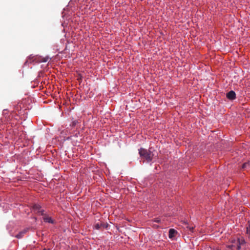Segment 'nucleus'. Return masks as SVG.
<instances>
[{
    "mask_svg": "<svg viewBox=\"0 0 250 250\" xmlns=\"http://www.w3.org/2000/svg\"><path fill=\"white\" fill-rule=\"evenodd\" d=\"M33 210L42 215H44V210L41 209V207L39 205H34L33 206Z\"/></svg>",
    "mask_w": 250,
    "mask_h": 250,
    "instance_id": "obj_2",
    "label": "nucleus"
},
{
    "mask_svg": "<svg viewBox=\"0 0 250 250\" xmlns=\"http://www.w3.org/2000/svg\"><path fill=\"white\" fill-rule=\"evenodd\" d=\"M227 97L230 100H233L236 98V94L234 91L231 90L227 94Z\"/></svg>",
    "mask_w": 250,
    "mask_h": 250,
    "instance_id": "obj_3",
    "label": "nucleus"
},
{
    "mask_svg": "<svg viewBox=\"0 0 250 250\" xmlns=\"http://www.w3.org/2000/svg\"><path fill=\"white\" fill-rule=\"evenodd\" d=\"M250 166V163L249 162L245 163L242 165V168L243 169H247Z\"/></svg>",
    "mask_w": 250,
    "mask_h": 250,
    "instance_id": "obj_8",
    "label": "nucleus"
},
{
    "mask_svg": "<svg viewBox=\"0 0 250 250\" xmlns=\"http://www.w3.org/2000/svg\"><path fill=\"white\" fill-rule=\"evenodd\" d=\"M43 219L44 221L45 222H48V223H52V224H53L54 223L53 220L50 217H49L48 216H45L43 217Z\"/></svg>",
    "mask_w": 250,
    "mask_h": 250,
    "instance_id": "obj_6",
    "label": "nucleus"
},
{
    "mask_svg": "<svg viewBox=\"0 0 250 250\" xmlns=\"http://www.w3.org/2000/svg\"><path fill=\"white\" fill-rule=\"evenodd\" d=\"M154 221L156 222V223H160V221H161V220H160V218H157L154 219Z\"/></svg>",
    "mask_w": 250,
    "mask_h": 250,
    "instance_id": "obj_12",
    "label": "nucleus"
},
{
    "mask_svg": "<svg viewBox=\"0 0 250 250\" xmlns=\"http://www.w3.org/2000/svg\"><path fill=\"white\" fill-rule=\"evenodd\" d=\"M193 229H194V228H193V227L189 228V229H190L191 231H193Z\"/></svg>",
    "mask_w": 250,
    "mask_h": 250,
    "instance_id": "obj_15",
    "label": "nucleus"
},
{
    "mask_svg": "<svg viewBox=\"0 0 250 250\" xmlns=\"http://www.w3.org/2000/svg\"><path fill=\"white\" fill-rule=\"evenodd\" d=\"M250 229L248 227H247V233L248 234V233H250Z\"/></svg>",
    "mask_w": 250,
    "mask_h": 250,
    "instance_id": "obj_14",
    "label": "nucleus"
},
{
    "mask_svg": "<svg viewBox=\"0 0 250 250\" xmlns=\"http://www.w3.org/2000/svg\"><path fill=\"white\" fill-rule=\"evenodd\" d=\"M151 149V148H149L148 150H147L143 148H141L139 149L140 156L146 159L147 162H150L152 160L154 155Z\"/></svg>",
    "mask_w": 250,
    "mask_h": 250,
    "instance_id": "obj_1",
    "label": "nucleus"
},
{
    "mask_svg": "<svg viewBox=\"0 0 250 250\" xmlns=\"http://www.w3.org/2000/svg\"><path fill=\"white\" fill-rule=\"evenodd\" d=\"M49 60L48 57H46L44 58L40 57L39 58V59L38 60V61L39 62H46Z\"/></svg>",
    "mask_w": 250,
    "mask_h": 250,
    "instance_id": "obj_7",
    "label": "nucleus"
},
{
    "mask_svg": "<svg viewBox=\"0 0 250 250\" xmlns=\"http://www.w3.org/2000/svg\"><path fill=\"white\" fill-rule=\"evenodd\" d=\"M234 247V245H230V246H229V248H232V247Z\"/></svg>",
    "mask_w": 250,
    "mask_h": 250,
    "instance_id": "obj_16",
    "label": "nucleus"
},
{
    "mask_svg": "<svg viewBox=\"0 0 250 250\" xmlns=\"http://www.w3.org/2000/svg\"><path fill=\"white\" fill-rule=\"evenodd\" d=\"M241 246L240 245H239L238 244H237V250H240L241 249Z\"/></svg>",
    "mask_w": 250,
    "mask_h": 250,
    "instance_id": "obj_13",
    "label": "nucleus"
},
{
    "mask_svg": "<svg viewBox=\"0 0 250 250\" xmlns=\"http://www.w3.org/2000/svg\"><path fill=\"white\" fill-rule=\"evenodd\" d=\"M245 243V240L243 239L238 238L237 239V244L240 245H242Z\"/></svg>",
    "mask_w": 250,
    "mask_h": 250,
    "instance_id": "obj_9",
    "label": "nucleus"
},
{
    "mask_svg": "<svg viewBox=\"0 0 250 250\" xmlns=\"http://www.w3.org/2000/svg\"><path fill=\"white\" fill-rule=\"evenodd\" d=\"M28 230V228H25L23 229L18 234L16 235V237L18 239L21 238L24 236V235L27 233Z\"/></svg>",
    "mask_w": 250,
    "mask_h": 250,
    "instance_id": "obj_4",
    "label": "nucleus"
},
{
    "mask_svg": "<svg viewBox=\"0 0 250 250\" xmlns=\"http://www.w3.org/2000/svg\"><path fill=\"white\" fill-rule=\"evenodd\" d=\"M102 226V224H99V223H97L95 225V228L97 229H100L101 227Z\"/></svg>",
    "mask_w": 250,
    "mask_h": 250,
    "instance_id": "obj_10",
    "label": "nucleus"
},
{
    "mask_svg": "<svg viewBox=\"0 0 250 250\" xmlns=\"http://www.w3.org/2000/svg\"><path fill=\"white\" fill-rule=\"evenodd\" d=\"M44 250H50V249H46V248H45V249H44Z\"/></svg>",
    "mask_w": 250,
    "mask_h": 250,
    "instance_id": "obj_17",
    "label": "nucleus"
},
{
    "mask_svg": "<svg viewBox=\"0 0 250 250\" xmlns=\"http://www.w3.org/2000/svg\"><path fill=\"white\" fill-rule=\"evenodd\" d=\"M78 123V121L77 120L74 121L72 122L71 125L75 126Z\"/></svg>",
    "mask_w": 250,
    "mask_h": 250,
    "instance_id": "obj_11",
    "label": "nucleus"
},
{
    "mask_svg": "<svg viewBox=\"0 0 250 250\" xmlns=\"http://www.w3.org/2000/svg\"><path fill=\"white\" fill-rule=\"evenodd\" d=\"M177 234V231L173 229H170L169 230V238L172 239Z\"/></svg>",
    "mask_w": 250,
    "mask_h": 250,
    "instance_id": "obj_5",
    "label": "nucleus"
}]
</instances>
